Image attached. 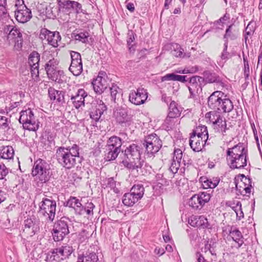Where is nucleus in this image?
Here are the masks:
<instances>
[{
	"instance_id": "nucleus-1",
	"label": "nucleus",
	"mask_w": 262,
	"mask_h": 262,
	"mask_svg": "<svg viewBox=\"0 0 262 262\" xmlns=\"http://www.w3.org/2000/svg\"><path fill=\"white\" fill-rule=\"evenodd\" d=\"M226 160L232 169L244 168L247 164V152L243 144L238 143L227 150Z\"/></svg>"
},
{
	"instance_id": "nucleus-2",
	"label": "nucleus",
	"mask_w": 262,
	"mask_h": 262,
	"mask_svg": "<svg viewBox=\"0 0 262 262\" xmlns=\"http://www.w3.org/2000/svg\"><path fill=\"white\" fill-rule=\"evenodd\" d=\"M79 148L76 144L71 147H60L56 150L55 156L58 163L62 167L70 169L76 164V158L79 157Z\"/></svg>"
},
{
	"instance_id": "nucleus-3",
	"label": "nucleus",
	"mask_w": 262,
	"mask_h": 262,
	"mask_svg": "<svg viewBox=\"0 0 262 262\" xmlns=\"http://www.w3.org/2000/svg\"><path fill=\"white\" fill-rule=\"evenodd\" d=\"M208 106L213 111H222L229 113L233 108L232 102L226 98L222 91H216L212 93L208 98Z\"/></svg>"
},
{
	"instance_id": "nucleus-4",
	"label": "nucleus",
	"mask_w": 262,
	"mask_h": 262,
	"mask_svg": "<svg viewBox=\"0 0 262 262\" xmlns=\"http://www.w3.org/2000/svg\"><path fill=\"white\" fill-rule=\"evenodd\" d=\"M125 156L129 160L123 161L124 165L132 171L136 170L138 172V169L142 167L140 161L141 147L136 144L130 145L125 150Z\"/></svg>"
},
{
	"instance_id": "nucleus-5",
	"label": "nucleus",
	"mask_w": 262,
	"mask_h": 262,
	"mask_svg": "<svg viewBox=\"0 0 262 262\" xmlns=\"http://www.w3.org/2000/svg\"><path fill=\"white\" fill-rule=\"evenodd\" d=\"M56 210L55 201L44 198L39 204L38 213L47 222H52L55 219Z\"/></svg>"
},
{
	"instance_id": "nucleus-6",
	"label": "nucleus",
	"mask_w": 262,
	"mask_h": 262,
	"mask_svg": "<svg viewBox=\"0 0 262 262\" xmlns=\"http://www.w3.org/2000/svg\"><path fill=\"white\" fill-rule=\"evenodd\" d=\"M19 121L26 129L36 131L39 128V122L30 108L21 111Z\"/></svg>"
},
{
	"instance_id": "nucleus-7",
	"label": "nucleus",
	"mask_w": 262,
	"mask_h": 262,
	"mask_svg": "<svg viewBox=\"0 0 262 262\" xmlns=\"http://www.w3.org/2000/svg\"><path fill=\"white\" fill-rule=\"evenodd\" d=\"M145 153L148 157L154 156L161 148L162 141L156 134H151L146 137L143 143Z\"/></svg>"
},
{
	"instance_id": "nucleus-8",
	"label": "nucleus",
	"mask_w": 262,
	"mask_h": 262,
	"mask_svg": "<svg viewBox=\"0 0 262 262\" xmlns=\"http://www.w3.org/2000/svg\"><path fill=\"white\" fill-rule=\"evenodd\" d=\"M205 117L209 118L210 122L212 123L213 128L216 132L221 133L223 136L226 135V130L228 129L226 121L219 112L211 111L206 113Z\"/></svg>"
},
{
	"instance_id": "nucleus-9",
	"label": "nucleus",
	"mask_w": 262,
	"mask_h": 262,
	"mask_svg": "<svg viewBox=\"0 0 262 262\" xmlns=\"http://www.w3.org/2000/svg\"><path fill=\"white\" fill-rule=\"evenodd\" d=\"M67 96L70 97L75 108L78 109L84 106V99L88 94L82 89H78L73 86H69Z\"/></svg>"
},
{
	"instance_id": "nucleus-10",
	"label": "nucleus",
	"mask_w": 262,
	"mask_h": 262,
	"mask_svg": "<svg viewBox=\"0 0 262 262\" xmlns=\"http://www.w3.org/2000/svg\"><path fill=\"white\" fill-rule=\"evenodd\" d=\"M32 174L41 182H46L48 180L49 178L48 165L41 159L37 160L34 164Z\"/></svg>"
},
{
	"instance_id": "nucleus-11",
	"label": "nucleus",
	"mask_w": 262,
	"mask_h": 262,
	"mask_svg": "<svg viewBox=\"0 0 262 262\" xmlns=\"http://www.w3.org/2000/svg\"><path fill=\"white\" fill-rule=\"evenodd\" d=\"M4 31L7 33V39L10 40H13L14 42V48L15 50L19 51L22 48L23 39L22 34L20 30L16 27L7 25L5 27Z\"/></svg>"
},
{
	"instance_id": "nucleus-12",
	"label": "nucleus",
	"mask_w": 262,
	"mask_h": 262,
	"mask_svg": "<svg viewBox=\"0 0 262 262\" xmlns=\"http://www.w3.org/2000/svg\"><path fill=\"white\" fill-rule=\"evenodd\" d=\"M69 233L68 219L62 217L55 224L53 236L55 241H60Z\"/></svg>"
},
{
	"instance_id": "nucleus-13",
	"label": "nucleus",
	"mask_w": 262,
	"mask_h": 262,
	"mask_svg": "<svg viewBox=\"0 0 262 262\" xmlns=\"http://www.w3.org/2000/svg\"><path fill=\"white\" fill-rule=\"evenodd\" d=\"M39 38L42 40H46L49 45L54 48L58 46V42L61 39L58 32H51L47 29L41 30Z\"/></svg>"
},
{
	"instance_id": "nucleus-14",
	"label": "nucleus",
	"mask_w": 262,
	"mask_h": 262,
	"mask_svg": "<svg viewBox=\"0 0 262 262\" xmlns=\"http://www.w3.org/2000/svg\"><path fill=\"white\" fill-rule=\"evenodd\" d=\"M57 4L60 10L66 13H80L82 10L81 5L77 2L70 0H57Z\"/></svg>"
},
{
	"instance_id": "nucleus-15",
	"label": "nucleus",
	"mask_w": 262,
	"mask_h": 262,
	"mask_svg": "<svg viewBox=\"0 0 262 262\" xmlns=\"http://www.w3.org/2000/svg\"><path fill=\"white\" fill-rule=\"evenodd\" d=\"M40 221L34 216L28 218L24 221L23 232L27 237H31L39 231Z\"/></svg>"
},
{
	"instance_id": "nucleus-16",
	"label": "nucleus",
	"mask_w": 262,
	"mask_h": 262,
	"mask_svg": "<svg viewBox=\"0 0 262 262\" xmlns=\"http://www.w3.org/2000/svg\"><path fill=\"white\" fill-rule=\"evenodd\" d=\"M210 195L207 192H202L193 195L189 200L188 205L193 209L202 208L205 203L209 201Z\"/></svg>"
},
{
	"instance_id": "nucleus-17",
	"label": "nucleus",
	"mask_w": 262,
	"mask_h": 262,
	"mask_svg": "<svg viewBox=\"0 0 262 262\" xmlns=\"http://www.w3.org/2000/svg\"><path fill=\"white\" fill-rule=\"evenodd\" d=\"M147 92L144 88H139L136 91H132L129 95V101L138 105L145 103L147 98Z\"/></svg>"
},
{
	"instance_id": "nucleus-18",
	"label": "nucleus",
	"mask_w": 262,
	"mask_h": 262,
	"mask_svg": "<svg viewBox=\"0 0 262 262\" xmlns=\"http://www.w3.org/2000/svg\"><path fill=\"white\" fill-rule=\"evenodd\" d=\"M107 76L104 72L99 73L98 76L92 82V85L94 91L99 94H101L106 89L107 82Z\"/></svg>"
},
{
	"instance_id": "nucleus-19",
	"label": "nucleus",
	"mask_w": 262,
	"mask_h": 262,
	"mask_svg": "<svg viewBox=\"0 0 262 262\" xmlns=\"http://www.w3.org/2000/svg\"><path fill=\"white\" fill-rule=\"evenodd\" d=\"M15 17L18 23L25 24L29 21L32 17L31 10L28 7L15 10Z\"/></svg>"
},
{
	"instance_id": "nucleus-20",
	"label": "nucleus",
	"mask_w": 262,
	"mask_h": 262,
	"mask_svg": "<svg viewBox=\"0 0 262 262\" xmlns=\"http://www.w3.org/2000/svg\"><path fill=\"white\" fill-rule=\"evenodd\" d=\"M203 81V78L194 76L190 78L188 88L190 94V97L193 98L200 88L201 82Z\"/></svg>"
},
{
	"instance_id": "nucleus-21",
	"label": "nucleus",
	"mask_w": 262,
	"mask_h": 262,
	"mask_svg": "<svg viewBox=\"0 0 262 262\" xmlns=\"http://www.w3.org/2000/svg\"><path fill=\"white\" fill-rule=\"evenodd\" d=\"M188 223L191 226L202 228H207L209 226L208 220L203 215H192L189 219Z\"/></svg>"
},
{
	"instance_id": "nucleus-22",
	"label": "nucleus",
	"mask_w": 262,
	"mask_h": 262,
	"mask_svg": "<svg viewBox=\"0 0 262 262\" xmlns=\"http://www.w3.org/2000/svg\"><path fill=\"white\" fill-rule=\"evenodd\" d=\"M206 140H204L203 138L193 134L189 140V145L193 151H200L202 150Z\"/></svg>"
},
{
	"instance_id": "nucleus-23",
	"label": "nucleus",
	"mask_w": 262,
	"mask_h": 262,
	"mask_svg": "<svg viewBox=\"0 0 262 262\" xmlns=\"http://www.w3.org/2000/svg\"><path fill=\"white\" fill-rule=\"evenodd\" d=\"M106 106L102 101H100L94 108H93L90 112V117L95 121L99 120L104 112L106 111Z\"/></svg>"
},
{
	"instance_id": "nucleus-24",
	"label": "nucleus",
	"mask_w": 262,
	"mask_h": 262,
	"mask_svg": "<svg viewBox=\"0 0 262 262\" xmlns=\"http://www.w3.org/2000/svg\"><path fill=\"white\" fill-rule=\"evenodd\" d=\"M0 130L5 135L13 134V129L10 127V119L5 116H0Z\"/></svg>"
},
{
	"instance_id": "nucleus-25",
	"label": "nucleus",
	"mask_w": 262,
	"mask_h": 262,
	"mask_svg": "<svg viewBox=\"0 0 262 262\" xmlns=\"http://www.w3.org/2000/svg\"><path fill=\"white\" fill-rule=\"evenodd\" d=\"M238 184L239 187L242 188L239 189L241 194L248 195L250 193L252 185L251 180L249 178L244 177L243 180Z\"/></svg>"
},
{
	"instance_id": "nucleus-26",
	"label": "nucleus",
	"mask_w": 262,
	"mask_h": 262,
	"mask_svg": "<svg viewBox=\"0 0 262 262\" xmlns=\"http://www.w3.org/2000/svg\"><path fill=\"white\" fill-rule=\"evenodd\" d=\"M54 249L60 260L68 258L73 251L72 247L69 245H66Z\"/></svg>"
},
{
	"instance_id": "nucleus-27",
	"label": "nucleus",
	"mask_w": 262,
	"mask_h": 262,
	"mask_svg": "<svg viewBox=\"0 0 262 262\" xmlns=\"http://www.w3.org/2000/svg\"><path fill=\"white\" fill-rule=\"evenodd\" d=\"M7 0H0V25L6 23L9 18Z\"/></svg>"
},
{
	"instance_id": "nucleus-28",
	"label": "nucleus",
	"mask_w": 262,
	"mask_h": 262,
	"mask_svg": "<svg viewBox=\"0 0 262 262\" xmlns=\"http://www.w3.org/2000/svg\"><path fill=\"white\" fill-rule=\"evenodd\" d=\"M67 206L74 209L79 214H82L84 210L80 202L76 197H70L67 202Z\"/></svg>"
},
{
	"instance_id": "nucleus-29",
	"label": "nucleus",
	"mask_w": 262,
	"mask_h": 262,
	"mask_svg": "<svg viewBox=\"0 0 262 262\" xmlns=\"http://www.w3.org/2000/svg\"><path fill=\"white\" fill-rule=\"evenodd\" d=\"M48 93L51 100H56L57 102L61 104L64 102L63 92L57 91L54 88H50L48 90Z\"/></svg>"
},
{
	"instance_id": "nucleus-30",
	"label": "nucleus",
	"mask_w": 262,
	"mask_h": 262,
	"mask_svg": "<svg viewBox=\"0 0 262 262\" xmlns=\"http://www.w3.org/2000/svg\"><path fill=\"white\" fill-rule=\"evenodd\" d=\"M77 262H99V259L95 252H88L82 255H79Z\"/></svg>"
},
{
	"instance_id": "nucleus-31",
	"label": "nucleus",
	"mask_w": 262,
	"mask_h": 262,
	"mask_svg": "<svg viewBox=\"0 0 262 262\" xmlns=\"http://www.w3.org/2000/svg\"><path fill=\"white\" fill-rule=\"evenodd\" d=\"M172 49H171L172 54L176 57L180 58H189L191 56L190 52L184 53V50L177 43H174L172 45Z\"/></svg>"
},
{
	"instance_id": "nucleus-32",
	"label": "nucleus",
	"mask_w": 262,
	"mask_h": 262,
	"mask_svg": "<svg viewBox=\"0 0 262 262\" xmlns=\"http://www.w3.org/2000/svg\"><path fill=\"white\" fill-rule=\"evenodd\" d=\"M181 111V107H179L176 102L172 101L169 106L168 117L169 118L178 117L180 116Z\"/></svg>"
},
{
	"instance_id": "nucleus-33",
	"label": "nucleus",
	"mask_w": 262,
	"mask_h": 262,
	"mask_svg": "<svg viewBox=\"0 0 262 262\" xmlns=\"http://www.w3.org/2000/svg\"><path fill=\"white\" fill-rule=\"evenodd\" d=\"M202 185L204 189L214 188L219 184L220 180L218 178L213 179H207V178H201Z\"/></svg>"
},
{
	"instance_id": "nucleus-34",
	"label": "nucleus",
	"mask_w": 262,
	"mask_h": 262,
	"mask_svg": "<svg viewBox=\"0 0 262 262\" xmlns=\"http://www.w3.org/2000/svg\"><path fill=\"white\" fill-rule=\"evenodd\" d=\"M138 201V199L130 191L125 193L122 198L123 203L127 206H132Z\"/></svg>"
},
{
	"instance_id": "nucleus-35",
	"label": "nucleus",
	"mask_w": 262,
	"mask_h": 262,
	"mask_svg": "<svg viewBox=\"0 0 262 262\" xmlns=\"http://www.w3.org/2000/svg\"><path fill=\"white\" fill-rule=\"evenodd\" d=\"M122 144V141L119 137L113 136L108 140L106 147L114 149H120Z\"/></svg>"
},
{
	"instance_id": "nucleus-36",
	"label": "nucleus",
	"mask_w": 262,
	"mask_h": 262,
	"mask_svg": "<svg viewBox=\"0 0 262 262\" xmlns=\"http://www.w3.org/2000/svg\"><path fill=\"white\" fill-rule=\"evenodd\" d=\"M58 61L55 59L50 60L46 64V70L48 77L53 75L54 73L57 71Z\"/></svg>"
},
{
	"instance_id": "nucleus-37",
	"label": "nucleus",
	"mask_w": 262,
	"mask_h": 262,
	"mask_svg": "<svg viewBox=\"0 0 262 262\" xmlns=\"http://www.w3.org/2000/svg\"><path fill=\"white\" fill-rule=\"evenodd\" d=\"M14 149L11 146L3 147L0 152V157L4 159H11L14 156Z\"/></svg>"
},
{
	"instance_id": "nucleus-38",
	"label": "nucleus",
	"mask_w": 262,
	"mask_h": 262,
	"mask_svg": "<svg viewBox=\"0 0 262 262\" xmlns=\"http://www.w3.org/2000/svg\"><path fill=\"white\" fill-rule=\"evenodd\" d=\"M70 71L75 76H79L82 72V63L80 62H72L69 67Z\"/></svg>"
},
{
	"instance_id": "nucleus-39",
	"label": "nucleus",
	"mask_w": 262,
	"mask_h": 262,
	"mask_svg": "<svg viewBox=\"0 0 262 262\" xmlns=\"http://www.w3.org/2000/svg\"><path fill=\"white\" fill-rule=\"evenodd\" d=\"M115 116L117 121L119 123L126 122L129 120L126 110L123 108L119 109L116 113Z\"/></svg>"
},
{
	"instance_id": "nucleus-40",
	"label": "nucleus",
	"mask_w": 262,
	"mask_h": 262,
	"mask_svg": "<svg viewBox=\"0 0 262 262\" xmlns=\"http://www.w3.org/2000/svg\"><path fill=\"white\" fill-rule=\"evenodd\" d=\"M130 191L139 200L144 195V188L142 184H135L132 187Z\"/></svg>"
},
{
	"instance_id": "nucleus-41",
	"label": "nucleus",
	"mask_w": 262,
	"mask_h": 262,
	"mask_svg": "<svg viewBox=\"0 0 262 262\" xmlns=\"http://www.w3.org/2000/svg\"><path fill=\"white\" fill-rule=\"evenodd\" d=\"M230 236L233 240L237 244V247H240L244 243L243 235L241 232L236 229L231 230L230 232Z\"/></svg>"
},
{
	"instance_id": "nucleus-42",
	"label": "nucleus",
	"mask_w": 262,
	"mask_h": 262,
	"mask_svg": "<svg viewBox=\"0 0 262 262\" xmlns=\"http://www.w3.org/2000/svg\"><path fill=\"white\" fill-rule=\"evenodd\" d=\"M49 78L52 80L58 83H62L66 81L67 77L66 76L63 71L57 70Z\"/></svg>"
},
{
	"instance_id": "nucleus-43",
	"label": "nucleus",
	"mask_w": 262,
	"mask_h": 262,
	"mask_svg": "<svg viewBox=\"0 0 262 262\" xmlns=\"http://www.w3.org/2000/svg\"><path fill=\"white\" fill-rule=\"evenodd\" d=\"M193 134H195L196 136L203 138L204 140H207L208 137L207 127L204 125L198 126Z\"/></svg>"
},
{
	"instance_id": "nucleus-44",
	"label": "nucleus",
	"mask_w": 262,
	"mask_h": 262,
	"mask_svg": "<svg viewBox=\"0 0 262 262\" xmlns=\"http://www.w3.org/2000/svg\"><path fill=\"white\" fill-rule=\"evenodd\" d=\"M110 92L112 100L114 102H116V100L118 99L121 93V89L116 84H113L112 87L110 88Z\"/></svg>"
},
{
	"instance_id": "nucleus-45",
	"label": "nucleus",
	"mask_w": 262,
	"mask_h": 262,
	"mask_svg": "<svg viewBox=\"0 0 262 262\" xmlns=\"http://www.w3.org/2000/svg\"><path fill=\"white\" fill-rule=\"evenodd\" d=\"M136 35L133 31H129L127 34V43L130 52H134L135 51L134 41Z\"/></svg>"
},
{
	"instance_id": "nucleus-46",
	"label": "nucleus",
	"mask_w": 262,
	"mask_h": 262,
	"mask_svg": "<svg viewBox=\"0 0 262 262\" xmlns=\"http://www.w3.org/2000/svg\"><path fill=\"white\" fill-rule=\"evenodd\" d=\"M119 186L120 183H117V182L113 178H110L107 180L106 187L110 188L111 190H113L117 194L120 193V190L118 187Z\"/></svg>"
},
{
	"instance_id": "nucleus-47",
	"label": "nucleus",
	"mask_w": 262,
	"mask_h": 262,
	"mask_svg": "<svg viewBox=\"0 0 262 262\" xmlns=\"http://www.w3.org/2000/svg\"><path fill=\"white\" fill-rule=\"evenodd\" d=\"M39 54L37 52L34 51L30 54L29 57L28 63L30 67L39 65Z\"/></svg>"
},
{
	"instance_id": "nucleus-48",
	"label": "nucleus",
	"mask_w": 262,
	"mask_h": 262,
	"mask_svg": "<svg viewBox=\"0 0 262 262\" xmlns=\"http://www.w3.org/2000/svg\"><path fill=\"white\" fill-rule=\"evenodd\" d=\"M121 149H114L110 148H106V159L108 160H115L118 156Z\"/></svg>"
},
{
	"instance_id": "nucleus-49",
	"label": "nucleus",
	"mask_w": 262,
	"mask_h": 262,
	"mask_svg": "<svg viewBox=\"0 0 262 262\" xmlns=\"http://www.w3.org/2000/svg\"><path fill=\"white\" fill-rule=\"evenodd\" d=\"M60 260L55 249L48 252L45 259L46 262H59Z\"/></svg>"
},
{
	"instance_id": "nucleus-50",
	"label": "nucleus",
	"mask_w": 262,
	"mask_h": 262,
	"mask_svg": "<svg viewBox=\"0 0 262 262\" xmlns=\"http://www.w3.org/2000/svg\"><path fill=\"white\" fill-rule=\"evenodd\" d=\"M231 207L236 213L237 220H241L244 217V213L242 209V204L240 202L237 201L236 204H233Z\"/></svg>"
},
{
	"instance_id": "nucleus-51",
	"label": "nucleus",
	"mask_w": 262,
	"mask_h": 262,
	"mask_svg": "<svg viewBox=\"0 0 262 262\" xmlns=\"http://www.w3.org/2000/svg\"><path fill=\"white\" fill-rule=\"evenodd\" d=\"M232 25H230L226 30V33L224 35V38L226 39V41H227L228 39L231 40H234L236 38L238 33L235 30H232Z\"/></svg>"
},
{
	"instance_id": "nucleus-52",
	"label": "nucleus",
	"mask_w": 262,
	"mask_h": 262,
	"mask_svg": "<svg viewBox=\"0 0 262 262\" xmlns=\"http://www.w3.org/2000/svg\"><path fill=\"white\" fill-rule=\"evenodd\" d=\"M74 38L82 43H86L88 41V38L89 36V33L87 32H80L79 33L74 34Z\"/></svg>"
},
{
	"instance_id": "nucleus-53",
	"label": "nucleus",
	"mask_w": 262,
	"mask_h": 262,
	"mask_svg": "<svg viewBox=\"0 0 262 262\" xmlns=\"http://www.w3.org/2000/svg\"><path fill=\"white\" fill-rule=\"evenodd\" d=\"M94 208L95 205L92 202L86 203L85 207H83V209L84 210L83 211L82 214H84V213H86L88 215H92Z\"/></svg>"
},
{
	"instance_id": "nucleus-54",
	"label": "nucleus",
	"mask_w": 262,
	"mask_h": 262,
	"mask_svg": "<svg viewBox=\"0 0 262 262\" xmlns=\"http://www.w3.org/2000/svg\"><path fill=\"white\" fill-rule=\"evenodd\" d=\"M90 236V234L85 230H82L79 234L78 239L80 243H83L86 242Z\"/></svg>"
},
{
	"instance_id": "nucleus-55",
	"label": "nucleus",
	"mask_w": 262,
	"mask_h": 262,
	"mask_svg": "<svg viewBox=\"0 0 262 262\" xmlns=\"http://www.w3.org/2000/svg\"><path fill=\"white\" fill-rule=\"evenodd\" d=\"M181 165V162L176 161L175 159L172 160V162L170 166V170L173 173H176Z\"/></svg>"
},
{
	"instance_id": "nucleus-56",
	"label": "nucleus",
	"mask_w": 262,
	"mask_h": 262,
	"mask_svg": "<svg viewBox=\"0 0 262 262\" xmlns=\"http://www.w3.org/2000/svg\"><path fill=\"white\" fill-rule=\"evenodd\" d=\"M227 47L228 41H225L224 50L221 55V59L224 60V61H226L229 58V53L227 52Z\"/></svg>"
},
{
	"instance_id": "nucleus-57",
	"label": "nucleus",
	"mask_w": 262,
	"mask_h": 262,
	"mask_svg": "<svg viewBox=\"0 0 262 262\" xmlns=\"http://www.w3.org/2000/svg\"><path fill=\"white\" fill-rule=\"evenodd\" d=\"M183 156L182 151L180 149H176L173 152V160H174L177 161L181 162L182 158Z\"/></svg>"
},
{
	"instance_id": "nucleus-58",
	"label": "nucleus",
	"mask_w": 262,
	"mask_h": 262,
	"mask_svg": "<svg viewBox=\"0 0 262 262\" xmlns=\"http://www.w3.org/2000/svg\"><path fill=\"white\" fill-rule=\"evenodd\" d=\"M8 173V169L4 164H0V180H3Z\"/></svg>"
},
{
	"instance_id": "nucleus-59",
	"label": "nucleus",
	"mask_w": 262,
	"mask_h": 262,
	"mask_svg": "<svg viewBox=\"0 0 262 262\" xmlns=\"http://www.w3.org/2000/svg\"><path fill=\"white\" fill-rule=\"evenodd\" d=\"M244 77L246 80L248 79L249 78L250 71V68L248 64V61L246 60L245 58H244Z\"/></svg>"
},
{
	"instance_id": "nucleus-60",
	"label": "nucleus",
	"mask_w": 262,
	"mask_h": 262,
	"mask_svg": "<svg viewBox=\"0 0 262 262\" xmlns=\"http://www.w3.org/2000/svg\"><path fill=\"white\" fill-rule=\"evenodd\" d=\"M71 57L72 62H80L81 61L80 54L76 52L72 51L71 52Z\"/></svg>"
},
{
	"instance_id": "nucleus-61",
	"label": "nucleus",
	"mask_w": 262,
	"mask_h": 262,
	"mask_svg": "<svg viewBox=\"0 0 262 262\" xmlns=\"http://www.w3.org/2000/svg\"><path fill=\"white\" fill-rule=\"evenodd\" d=\"M199 71V67L197 66L185 67L183 72L188 73H195Z\"/></svg>"
},
{
	"instance_id": "nucleus-62",
	"label": "nucleus",
	"mask_w": 262,
	"mask_h": 262,
	"mask_svg": "<svg viewBox=\"0 0 262 262\" xmlns=\"http://www.w3.org/2000/svg\"><path fill=\"white\" fill-rule=\"evenodd\" d=\"M252 23H249L247 28H246V30H245L246 34H245V37L246 40L247 39V37H248L247 36L251 35L252 34V33L254 32V28H253V26L252 25Z\"/></svg>"
},
{
	"instance_id": "nucleus-63",
	"label": "nucleus",
	"mask_w": 262,
	"mask_h": 262,
	"mask_svg": "<svg viewBox=\"0 0 262 262\" xmlns=\"http://www.w3.org/2000/svg\"><path fill=\"white\" fill-rule=\"evenodd\" d=\"M31 74L33 78H36L39 76L38 67L39 65L31 66Z\"/></svg>"
},
{
	"instance_id": "nucleus-64",
	"label": "nucleus",
	"mask_w": 262,
	"mask_h": 262,
	"mask_svg": "<svg viewBox=\"0 0 262 262\" xmlns=\"http://www.w3.org/2000/svg\"><path fill=\"white\" fill-rule=\"evenodd\" d=\"M15 7L16 8L15 10H18L27 7L25 5L24 0H16Z\"/></svg>"
}]
</instances>
